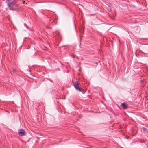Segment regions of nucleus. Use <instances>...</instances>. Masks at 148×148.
Here are the masks:
<instances>
[{
    "mask_svg": "<svg viewBox=\"0 0 148 148\" xmlns=\"http://www.w3.org/2000/svg\"><path fill=\"white\" fill-rule=\"evenodd\" d=\"M6 2L10 10L18 11L20 4L19 0H7Z\"/></svg>",
    "mask_w": 148,
    "mask_h": 148,
    "instance_id": "nucleus-1",
    "label": "nucleus"
},
{
    "mask_svg": "<svg viewBox=\"0 0 148 148\" xmlns=\"http://www.w3.org/2000/svg\"><path fill=\"white\" fill-rule=\"evenodd\" d=\"M79 84L77 81H76L73 84V86L79 92H81L83 93H84V90L79 88Z\"/></svg>",
    "mask_w": 148,
    "mask_h": 148,
    "instance_id": "nucleus-2",
    "label": "nucleus"
},
{
    "mask_svg": "<svg viewBox=\"0 0 148 148\" xmlns=\"http://www.w3.org/2000/svg\"><path fill=\"white\" fill-rule=\"evenodd\" d=\"M50 21L51 22V23L50 24V25H45V27L46 28L51 29L52 28L51 25H56L57 23V22L55 20H51Z\"/></svg>",
    "mask_w": 148,
    "mask_h": 148,
    "instance_id": "nucleus-3",
    "label": "nucleus"
},
{
    "mask_svg": "<svg viewBox=\"0 0 148 148\" xmlns=\"http://www.w3.org/2000/svg\"><path fill=\"white\" fill-rule=\"evenodd\" d=\"M120 106L124 110L128 108V105L125 102L122 103Z\"/></svg>",
    "mask_w": 148,
    "mask_h": 148,
    "instance_id": "nucleus-4",
    "label": "nucleus"
},
{
    "mask_svg": "<svg viewBox=\"0 0 148 148\" xmlns=\"http://www.w3.org/2000/svg\"><path fill=\"white\" fill-rule=\"evenodd\" d=\"M25 134V131L23 129H20L18 132V134L21 136L24 135Z\"/></svg>",
    "mask_w": 148,
    "mask_h": 148,
    "instance_id": "nucleus-5",
    "label": "nucleus"
},
{
    "mask_svg": "<svg viewBox=\"0 0 148 148\" xmlns=\"http://www.w3.org/2000/svg\"><path fill=\"white\" fill-rule=\"evenodd\" d=\"M142 129L144 132L148 133V130L147 128L143 127Z\"/></svg>",
    "mask_w": 148,
    "mask_h": 148,
    "instance_id": "nucleus-6",
    "label": "nucleus"
},
{
    "mask_svg": "<svg viewBox=\"0 0 148 148\" xmlns=\"http://www.w3.org/2000/svg\"><path fill=\"white\" fill-rule=\"evenodd\" d=\"M56 34H57V35L58 36V37H59L60 36L59 32H58V31H56Z\"/></svg>",
    "mask_w": 148,
    "mask_h": 148,
    "instance_id": "nucleus-7",
    "label": "nucleus"
},
{
    "mask_svg": "<svg viewBox=\"0 0 148 148\" xmlns=\"http://www.w3.org/2000/svg\"><path fill=\"white\" fill-rule=\"evenodd\" d=\"M17 71V70H16L14 68H13L12 69V71L13 73H16V72Z\"/></svg>",
    "mask_w": 148,
    "mask_h": 148,
    "instance_id": "nucleus-8",
    "label": "nucleus"
},
{
    "mask_svg": "<svg viewBox=\"0 0 148 148\" xmlns=\"http://www.w3.org/2000/svg\"><path fill=\"white\" fill-rule=\"evenodd\" d=\"M23 4H24L25 3V1H23Z\"/></svg>",
    "mask_w": 148,
    "mask_h": 148,
    "instance_id": "nucleus-9",
    "label": "nucleus"
}]
</instances>
